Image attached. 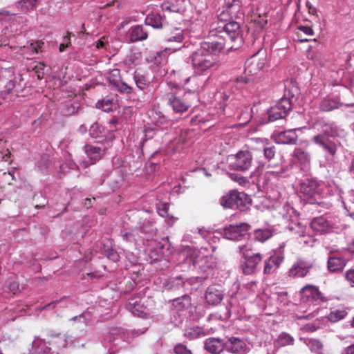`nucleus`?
<instances>
[{"label":"nucleus","mask_w":354,"mask_h":354,"mask_svg":"<svg viewBox=\"0 0 354 354\" xmlns=\"http://www.w3.org/2000/svg\"><path fill=\"white\" fill-rule=\"evenodd\" d=\"M227 43L222 37L212 41H203L199 45L185 41L183 45L165 47L162 50L156 52L151 59L154 64H160L166 60L169 55L181 50L185 55L189 54L187 62L192 65L194 73L208 75L216 64L215 56L224 49Z\"/></svg>","instance_id":"nucleus-1"},{"label":"nucleus","mask_w":354,"mask_h":354,"mask_svg":"<svg viewBox=\"0 0 354 354\" xmlns=\"http://www.w3.org/2000/svg\"><path fill=\"white\" fill-rule=\"evenodd\" d=\"M223 10L220 14L219 18L221 20L226 21L228 19L232 20L227 24H225L223 28V31L221 37L223 38L225 42H235L237 43L236 46L232 45L229 46L230 48H237L242 43L241 31L240 29L239 23L235 21L234 19L241 18L243 13L241 12V1L240 0H224Z\"/></svg>","instance_id":"nucleus-2"},{"label":"nucleus","mask_w":354,"mask_h":354,"mask_svg":"<svg viewBox=\"0 0 354 354\" xmlns=\"http://www.w3.org/2000/svg\"><path fill=\"white\" fill-rule=\"evenodd\" d=\"M325 186L324 182L307 178L300 184L299 192L308 203L322 205L324 202L321 201V197L324 194L323 189Z\"/></svg>","instance_id":"nucleus-3"},{"label":"nucleus","mask_w":354,"mask_h":354,"mask_svg":"<svg viewBox=\"0 0 354 354\" xmlns=\"http://www.w3.org/2000/svg\"><path fill=\"white\" fill-rule=\"evenodd\" d=\"M252 199L249 195L243 192L231 190L221 199V205L224 208L236 209L245 212L250 209Z\"/></svg>","instance_id":"nucleus-4"},{"label":"nucleus","mask_w":354,"mask_h":354,"mask_svg":"<svg viewBox=\"0 0 354 354\" xmlns=\"http://www.w3.org/2000/svg\"><path fill=\"white\" fill-rule=\"evenodd\" d=\"M227 161L230 169L245 172L251 168L253 157L249 151H239L236 154L228 156Z\"/></svg>","instance_id":"nucleus-5"},{"label":"nucleus","mask_w":354,"mask_h":354,"mask_svg":"<svg viewBox=\"0 0 354 354\" xmlns=\"http://www.w3.org/2000/svg\"><path fill=\"white\" fill-rule=\"evenodd\" d=\"M126 174L122 169L113 171L106 170L102 174L101 180L103 183L106 182L109 192H115L122 187L125 180Z\"/></svg>","instance_id":"nucleus-6"},{"label":"nucleus","mask_w":354,"mask_h":354,"mask_svg":"<svg viewBox=\"0 0 354 354\" xmlns=\"http://www.w3.org/2000/svg\"><path fill=\"white\" fill-rule=\"evenodd\" d=\"M292 109V102L288 98H281L273 106L268 110V121L274 122L285 118Z\"/></svg>","instance_id":"nucleus-7"},{"label":"nucleus","mask_w":354,"mask_h":354,"mask_svg":"<svg viewBox=\"0 0 354 354\" xmlns=\"http://www.w3.org/2000/svg\"><path fill=\"white\" fill-rule=\"evenodd\" d=\"M263 258V255L259 252L243 257L241 261V268L243 272L245 274L250 275L259 272Z\"/></svg>","instance_id":"nucleus-8"},{"label":"nucleus","mask_w":354,"mask_h":354,"mask_svg":"<svg viewBox=\"0 0 354 354\" xmlns=\"http://www.w3.org/2000/svg\"><path fill=\"white\" fill-rule=\"evenodd\" d=\"M301 299L305 301L321 304L328 301L319 288L314 285L308 284L300 290Z\"/></svg>","instance_id":"nucleus-9"},{"label":"nucleus","mask_w":354,"mask_h":354,"mask_svg":"<svg viewBox=\"0 0 354 354\" xmlns=\"http://www.w3.org/2000/svg\"><path fill=\"white\" fill-rule=\"evenodd\" d=\"M206 75L194 73L193 75L185 80L184 85L191 93H200L204 90L209 82V77H206Z\"/></svg>","instance_id":"nucleus-10"},{"label":"nucleus","mask_w":354,"mask_h":354,"mask_svg":"<svg viewBox=\"0 0 354 354\" xmlns=\"http://www.w3.org/2000/svg\"><path fill=\"white\" fill-rule=\"evenodd\" d=\"M333 139L322 136H315L312 138V141L324 150L327 160H333L337 152V145Z\"/></svg>","instance_id":"nucleus-11"},{"label":"nucleus","mask_w":354,"mask_h":354,"mask_svg":"<svg viewBox=\"0 0 354 354\" xmlns=\"http://www.w3.org/2000/svg\"><path fill=\"white\" fill-rule=\"evenodd\" d=\"M250 229V225L246 223H241L239 225H230L224 228L223 236L229 240L239 241L247 234Z\"/></svg>","instance_id":"nucleus-12"},{"label":"nucleus","mask_w":354,"mask_h":354,"mask_svg":"<svg viewBox=\"0 0 354 354\" xmlns=\"http://www.w3.org/2000/svg\"><path fill=\"white\" fill-rule=\"evenodd\" d=\"M190 95V93L185 94L183 96L171 94L169 96L168 104L172 107L174 112L183 113L192 106V103L189 100Z\"/></svg>","instance_id":"nucleus-13"},{"label":"nucleus","mask_w":354,"mask_h":354,"mask_svg":"<svg viewBox=\"0 0 354 354\" xmlns=\"http://www.w3.org/2000/svg\"><path fill=\"white\" fill-rule=\"evenodd\" d=\"M259 53L253 55L248 59L245 64V74L248 76H254L257 75L264 67L266 59L262 56L259 57Z\"/></svg>","instance_id":"nucleus-14"},{"label":"nucleus","mask_w":354,"mask_h":354,"mask_svg":"<svg viewBox=\"0 0 354 354\" xmlns=\"http://www.w3.org/2000/svg\"><path fill=\"white\" fill-rule=\"evenodd\" d=\"M315 128L320 131L316 136H322L330 138H335L339 136V128L332 122L319 120L315 124Z\"/></svg>","instance_id":"nucleus-15"},{"label":"nucleus","mask_w":354,"mask_h":354,"mask_svg":"<svg viewBox=\"0 0 354 354\" xmlns=\"http://www.w3.org/2000/svg\"><path fill=\"white\" fill-rule=\"evenodd\" d=\"M313 268V263L304 259H298L288 270V276L290 277H304Z\"/></svg>","instance_id":"nucleus-16"},{"label":"nucleus","mask_w":354,"mask_h":354,"mask_svg":"<svg viewBox=\"0 0 354 354\" xmlns=\"http://www.w3.org/2000/svg\"><path fill=\"white\" fill-rule=\"evenodd\" d=\"M225 350L233 354H247L250 348L243 340L232 337L225 342Z\"/></svg>","instance_id":"nucleus-17"},{"label":"nucleus","mask_w":354,"mask_h":354,"mask_svg":"<svg viewBox=\"0 0 354 354\" xmlns=\"http://www.w3.org/2000/svg\"><path fill=\"white\" fill-rule=\"evenodd\" d=\"M143 299L139 297H134L129 299L126 307L133 315L143 317L148 314L147 309L144 305Z\"/></svg>","instance_id":"nucleus-18"},{"label":"nucleus","mask_w":354,"mask_h":354,"mask_svg":"<svg viewBox=\"0 0 354 354\" xmlns=\"http://www.w3.org/2000/svg\"><path fill=\"white\" fill-rule=\"evenodd\" d=\"M283 259L284 256L283 253L281 252V249H279L277 253H274V254L271 255L265 261L263 274H270L274 273L280 266Z\"/></svg>","instance_id":"nucleus-19"},{"label":"nucleus","mask_w":354,"mask_h":354,"mask_svg":"<svg viewBox=\"0 0 354 354\" xmlns=\"http://www.w3.org/2000/svg\"><path fill=\"white\" fill-rule=\"evenodd\" d=\"M297 130L293 129L274 133V142L280 145H296L298 140Z\"/></svg>","instance_id":"nucleus-20"},{"label":"nucleus","mask_w":354,"mask_h":354,"mask_svg":"<svg viewBox=\"0 0 354 354\" xmlns=\"http://www.w3.org/2000/svg\"><path fill=\"white\" fill-rule=\"evenodd\" d=\"M148 30L143 25H136L132 26L129 30L128 43H135L139 41H143L148 37Z\"/></svg>","instance_id":"nucleus-21"},{"label":"nucleus","mask_w":354,"mask_h":354,"mask_svg":"<svg viewBox=\"0 0 354 354\" xmlns=\"http://www.w3.org/2000/svg\"><path fill=\"white\" fill-rule=\"evenodd\" d=\"M84 150L90 159L91 164H94L102 158L105 148L99 145L86 144L84 147Z\"/></svg>","instance_id":"nucleus-22"},{"label":"nucleus","mask_w":354,"mask_h":354,"mask_svg":"<svg viewBox=\"0 0 354 354\" xmlns=\"http://www.w3.org/2000/svg\"><path fill=\"white\" fill-rule=\"evenodd\" d=\"M205 298L208 304L216 306L223 300V293L216 287L209 286L206 290Z\"/></svg>","instance_id":"nucleus-23"},{"label":"nucleus","mask_w":354,"mask_h":354,"mask_svg":"<svg viewBox=\"0 0 354 354\" xmlns=\"http://www.w3.org/2000/svg\"><path fill=\"white\" fill-rule=\"evenodd\" d=\"M205 348L212 354H219L225 349V342L218 338H209L205 341Z\"/></svg>","instance_id":"nucleus-24"},{"label":"nucleus","mask_w":354,"mask_h":354,"mask_svg":"<svg viewBox=\"0 0 354 354\" xmlns=\"http://www.w3.org/2000/svg\"><path fill=\"white\" fill-rule=\"evenodd\" d=\"M52 348L46 345V342L37 336L32 342V349L30 354H51Z\"/></svg>","instance_id":"nucleus-25"},{"label":"nucleus","mask_w":354,"mask_h":354,"mask_svg":"<svg viewBox=\"0 0 354 354\" xmlns=\"http://www.w3.org/2000/svg\"><path fill=\"white\" fill-rule=\"evenodd\" d=\"M346 265V261L339 257L330 256L327 261V267L330 272H339Z\"/></svg>","instance_id":"nucleus-26"},{"label":"nucleus","mask_w":354,"mask_h":354,"mask_svg":"<svg viewBox=\"0 0 354 354\" xmlns=\"http://www.w3.org/2000/svg\"><path fill=\"white\" fill-rule=\"evenodd\" d=\"M311 229L318 233L324 234L330 229L328 221L324 217L314 218L310 223Z\"/></svg>","instance_id":"nucleus-27"},{"label":"nucleus","mask_w":354,"mask_h":354,"mask_svg":"<svg viewBox=\"0 0 354 354\" xmlns=\"http://www.w3.org/2000/svg\"><path fill=\"white\" fill-rule=\"evenodd\" d=\"M115 75L113 74L109 78V83L114 86L120 93L130 94L133 93V88L122 81L120 78H115Z\"/></svg>","instance_id":"nucleus-28"},{"label":"nucleus","mask_w":354,"mask_h":354,"mask_svg":"<svg viewBox=\"0 0 354 354\" xmlns=\"http://www.w3.org/2000/svg\"><path fill=\"white\" fill-rule=\"evenodd\" d=\"M133 81L138 89L140 91L147 90L151 84V80L144 74L135 71L133 73Z\"/></svg>","instance_id":"nucleus-29"},{"label":"nucleus","mask_w":354,"mask_h":354,"mask_svg":"<svg viewBox=\"0 0 354 354\" xmlns=\"http://www.w3.org/2000/svg\"><path fill=\"white\" fill-rule=\"evenodd\" d=\"M48 344L52 346V349L55 350V352H56L57 354L59 353V351L61 349L67 346V341L64 335H62L60 334L53 336L52 339L49 340ZM52 353H54V351Z\"/></svg>","instance_id":"nucleus-30"},{"label":"nucleus","mask_w":354,"mask_h":354,"mask_svg":"<svg viewBox=\"0 0 354 354\" xmlns=\"http://www.w3.org/2000/svg\"><path fill=\"white\" fill-rule=\"evenodd\" d=\"M330 84L333 86L342 85L354 91V75L350 73H344L339 81H332Z\"/></svg>","instance_id":"nucleus-31"},{"label":"nucleus","mask_w":354,"mask_h":354,"mask_svg":"<svg viewBox=\"0 0 354 354\" xmlns=\"http://www.w3.org/2000/svg\"><path fill=\"white\" fill-rule=\"evenodd\" d=\"M172 304L177 310H185L191 306L192 299L189 295H184L180 297L174 299Z\"/></svg>","instance_id":"nucleus-32"},{"label":"nucleus","mask_w":354,"mask_h":354,"mask_svg":"<svg viewBox=\"0 0 354 354\" xmlns=\"http://www.w3.org/2000/svg\"><path fill=\"white\" fill-rule=\"evenodd\" d=\"M347 315L348 313L346 308L341 306L337 309L331 310L330 313L326 316V319L330 322L335 323L344 319Z\"/></svg>","instance_id":"nucleus-33"},{"label":"nucleus","mask_w":354,"mask_h":354,"mask_svg":"<svg viewBox=\"0 0 354 354\" xmlns=\"http://www.w3.org/2000/svg\"><path fill=\"white\" fill-rule=\"evenodd\" d=\"M295 339L289 333L286 332L281 333L277 339L274 341V344L275 348L283 347L286 346L293 345Z\"/></svg>","instance_id":"nucleus-34"},{"label":"nucleus","mask_w":354,"mask_h":354,"mask_svg":"<svg viewBox=\"0 0 354 354\" xmlns=\"http://www.w3.org/2000/svg\"><path fill=\"white\" fill-rule=\"evenodd\" d=\"M272 232L270 229H257L253 232L252 239L255 241L263 243L272 237Z\"/></svg>","instance_id":"nucleus-35"},{"label":"nucleus","mask_w":354,"mask_h":354,"mask_svg":"<svg viewBox=\"0 0 354 354\" xmlns=\"http://www.w3.org/2000/svg\"><path fill=\"white\" fill-rule=\"evenodd\" d=\"M285 91L282 98H288L291 102V99L295 97L299 93L298 87L292 80H287L284 84Z\"/></svg>","instance_id":"nucleus-36"},{"label":"nucleus","mask_w":354,"mask_h":354,"mask_svg":"<svg viewBox=\"0 0 354 354\" xmlns=\"http://www.w3.org/2000/svg\"><path fill=\"white\" fill-rule=\"evenodd\" d=\"M205 332L203 328L200 326H194L187 328L184 332V336L189 339H194L201 337H204Z\"/></svg>","instance_id":"nucleus-37"},{"label":"nucleus","mask_w":354,"mask_h":354,"mask_svg":"<svg viewBox=\"0 0 354 354\" xmlns=\"http://www.w3.org/2000/svg\"><path fill=\"white\" fill-rule=\"evenodd\" d=\"M293 157L297 160L301 165L306 166L310 162V153L301 148H296L293 151Z\"/></svg>","instance_id":"nucleus-38"},{"label":"nucleus","mask_w":354,"mask_h":354,"mask_svg":"<svg viewBox=\"0 0 354 354\" xmlns=\"http://www.w3.org/2000/svg\"><path fill=\"white\" fill-rule=\"evenodd\" d=\"M319 108L323 111H330L338 108V102L335 99L327 96L321 101Z\"/></svg>","instance_id":"nucleus-39"},{"label":"nucleus","mask_w":354,"mask_h":354,"mask_svg":"<svg viewBox=\"0 0 354 354\" xmlns=\"http://www.w3.org/2000/svg\"><path fill=\"white\" fill-rule=\"evenodd\" d=\"M145 24L154 28H160L162 26V19L160 15L150 14L146 17Z\"/></svg>","instance_id":"nucleus-40"},{"label":"nucleus","mask_w":354,"mask_h":354,"mask_svg":"<svg viewBox=\"0 0 354 354\" xmlns=\"http://www.w3.org/2000/svg\"><path fill=\"white\" fill-rule=\"evenodd\" d=\"M176 3L169 2L167 4H165L164 10H169L173 12L182 13L185 11V1L184 0H176Z\"/></svg>","instance_id":"nucleus-41"},{"label":"nucleus","mask_w":354,"mask_h":354,"mask_svg":"<svg viewBox=\"0 0 354 354\" xmlns=\"http://www.w3.org/2000/svg\"><path fill=\"white\" fill-rule=\"evenodd\" d=\"M185 35L183 30L176 29L174 32H171L170 35L165 38L167 43H176L180 44L184 42Z\"/></svg>","instance_id":"nucleus-42"},{"label":"nucleus","mask_w":354,"mask_h":354,"mask_svg":"<svg viewBox=\"0 0 354 354\" xmlns=\"http://www.w3.org/2000/svg\"><path fill=\"white\" fill-rule=\"evenodd\" d=\"M288 230L299 237H305L306 227L300 223H292L288 226Z\"/></svg>","instance_id":"nucleus-43"},{"label":"nucleus","mask_w":354,"mask_h":354,"mask_svg":"<svg viewBox=\"0 0 354 354\" xmlns=\"http://www.w3.org/2000/svg\"><path fill=\"white\" fill-rule=\"evenodd\" d=\"M38 0H20L17 2V7L24 12L32 10Z\"/></svg>","instance_id":"nucleus-44"},{"label":"nucleus","mask_w":354,"mask_h":354,"mask_svg":"<svg viewBox=\"0 0 354 354\" xmlns=\"http://www.w3.org/2000/svg\"><path fill=\"white\" fill-rule=\"evenodd\" d=\"M124 333V330L122 328L112 327L109 329L106 340L108 342H112L117 338L120 337Z\"/></svg>","instance_id":"nucleus-45"},{"label":"nucleus","mask_w":354,"mask_h":354,"mask_svg":"<svg viewBox=\"0 0 354 354\" xmlns=\"http://www.w3.org/2000/svg\"><path fill=\"white\" fill-rule=\"evenodd\" d=\"M15 87V81L10 80L4 86L3 89L1 91L0 95L4 100H11L9 98V95L12 93Z\"/></svg>","instance_id":"nucleus-46"},{"label":"nucleus","mask_w":354,"mask_h":354,"mask_svg":"<svg viewBox=\"0 0 354 354\" xmlns=\"http://www.w3.org/2000/svg\"><path fill=\"white\" fill-rule=\"evenodd\" d=\"M311 351L317 353V354L322 353L323 348V344L317 339H310L308 344Z\"/></svg>","instance_id":"nucleus-47"},{"label":"nucleus","mask_w":354,"mask_h":354,"mask_svg":"<svg viewBox=\"0 0 354 354\" xmlns=\"http://www.w3.org/2000/svg\"><path fill=\"white\" fill-rule=\"evenodd\" d=\"M96 106L104 112H109L113 111V101L109 99H103L97 102Z\"/></svg>","instance_id":"nucleus-48"},{"label":"nucleus","mask_w":354,"mask_h":354,"mask_svg":"<svg viewBox=\"0 0 354 354\" xmlns=\"http://www.w3.org/2000/svg\"><path fill=\"white\" fill-rule=\"evenodd\" d=\"M104 131V127L97 122L93 123L89 130V133L93 138H99Z\"/></svg>","instance_id":"nucleus-49"},{"label":"nucleus","mask_w":354,"mask_h":354,"mask_svg":"<svg viewBox=\"0 0 354 354\" xmlns=\"http://www.w3.org/2000/svg\"><path fill=\"white\" fill-rule=\"evenodd\" d=\"M263 151L265 159L270 161L275 156L276 148L274 146L263 145Z\"/></svg>","instance_id":"nucleus-50"},{"label":"nucleus","mask_w":354,"mask_h":354,"mask_svg":"<svg viewBox=\"0 0 354 354\" xmlns=\"http://www.w3.org/2000/svg\"><path fill=\"white\" fill-rule=\"evenodd\" d=\"M120 235L124 241L130 242L136 241L137 232L134 230L130 231H127L126 230H122Z\"/></svg>","instance_id":"nucleus-51"},{"label":"nucleus","mask_w":354,"mask_h":354,"mask_svg":"<svg viewBox=\"0 0 354 354\" xmlns=\"http://www.w3.org/2000/svg\"><path fill=\"white\" fill-rule=\"evenodd\" d=\"M238 249L242 257H245V255H252V252L254 250L252 244L249 242L239 246Z\"/></svg>","instance_id":"nucleus-52"},{"label":"nucleus","mask_w":354,"mask_h":354,"mask_svg":"<svg viewBox=\"0 0 354 354\" xmlns=\"http://www.w3.org/2000/svg\"><path fill=\"white\" fill-rule=\"evenodd\" d=\"M230 94L227 93L225 91H224L221 94L222 97V102H221V108L223 109V111L225 115H227V116H232V115L226 111V109L228 108V104H226V102L230 99Z\"/></svg>","instance_id":"nucleus-53"},{"label":"nucleus","mask_w":354,"mask_h":354,"mask_svg":"<svg viewBox=\"0 0 354 354\" xmlns=\"http://www.w3.org/2000/svg\"><path fill=\"white\" fill-rule=\"evenodd\" d=\"M174 351L176 354H192L191 350L188 349L187 346L183 344L176 345Z\"/></svg>","instance_id":"nucleus-54"},{"label":"nucleus","mask_w":354,"mask_h":354,"mask_svg":"<svg viewBox=\"0 0 354 354\" xmlns=\"http://www.w3.org/2000/svg\"><path fill=\"white\" fill-rule=\"evenodd\" d=\"M287 171L286 167H280L279 169L273 170V171H268L266 172V175L268 177H274V178H279L282 176L283 174Z\"/></svg>","instance_id":"nucleus-55"},{"label":"nucleus","mask_w":354,"mask_h":354,"mask_svg":"<svg viewBox=\"0 0 354 354\" xmlns=\"http://www.w3.org/2000/svg\"><path fill=\"white\" fill-rule=\"evenodd\" d=\"M105 256L114 262H117L120 259L118 253L112 248L105 251Z\"/></svg>","instance_id":"nucleus-56"},{"label":"nucleus","mask_w":354,"mask_h":354,"mask_svg":"<svg viewBox=\"0 0 354 354\" xmlns=\"http://www.w3.org/2000/svg\"><path fill=\"white\" fill-rule=\"evenodd\" d=\"M84 319V322L85 324H87L91 321V316L90 315V313L88 311H84L82 314L79 315L78 316H74L72 318H71V321H78V319Z\"/></svg>","instance_id":"nucleus-57"},{"label":"nucleus","mask_w":354,"mask_h":354,"mask_svg":"<svg viewBox=\"0 0 354 354\" xmlns=\"http://www.w3.org/2000/svg\"><path fill=\"white\" fill-rule=\"evenodd\" d=\"M109 46L107 39L103 37L101 39H98L95 43V46L98 49H107V46Z\"/></svg>","instance_id":"nucleus-58"},{"label":"nucleus","mask_w":354,"mask_h":354,"mask_svg":"<svg viewBox=\"0 0 354 354\" xmlns=\"http://www.w3.org/2000/svg\"><path fill=\"white\" fill-rule=\"evenodd\" d=\"M123 63L124 65L128 66V68H129L133 67L136 65L134 55H130L127 56L124 59Z\"/></svg>","instance_id":"nucleus-59"},{"label":"nucleus","mask_w":354,"mask_h":354,"mask_svg":"<svg viewBox=\"0 0 354 354\" xmlns=\"http://www.w3.org/2000/svg\"><path fill=\"white\" fill-rule=\"evenodd\" d=\"M345 277L351 286H354V269L348 270L345 273Z\"/></svg>","instance_id":"nucleus-60"},{"label":"nucleus","mask_w":354,"mask_h":354,"mask_svg":"<svg viewBox=\"0 0 354 354\" xmlns=\"http://www.w3.org/2000/svg\"><path fill=\"white\" fill-rule=\"evenodd\" d=\"M9 290L13 294H17L20 292V286L17 281H12L9 284Z\"/></svg>","instance_id":"nucleus-61"},{"label":"nucleus","mask_w":354,"mask_h":354,"mask_svg":"<svg viewBox=\"0 0 354 354\" xmlns=\"http://www.w3.org/2000/svg\"><path fill=\"white\" fill-rule=\"evenodd\" d=\"M326 317H321L319 319H315L313 324L315 325V326L317 328V329H319L326 324Z\"/></svg>","instance_id":"nucleus-62"},{"label":"nucleus","mask_w":354,"mask_h":354,"mask_svg":"<svg viewBox=\"0 0 354 354\" xmlns=\"http://www.w3.org/2000/svg\"><path fill=\"white\" fill-rule=\"evenodd\" d=\"M326 317H321L319 319H315L313 324L315 325V326L317 328V329H319L326 324Z\"/></svg>","instance_id":"nucleus-63"},{"label":"nucleus","mask_w":354,"mask_h":354,"mask_svg":"<svg viewBox=\"0 0 354 354\" xmlns=\"http://www.w3.org/2000/svg\"><path fill=\"white\" fill-rule=\"evenodd\" d=\"M326 317H321L319 319H315L313 324L315 325V326L317 328V329H319L326 324Z\"/></svg>","instance_id":"nucleus-64"}]
</instances>
